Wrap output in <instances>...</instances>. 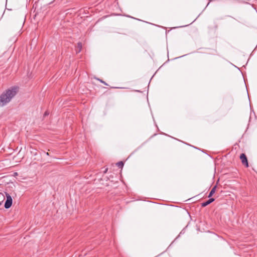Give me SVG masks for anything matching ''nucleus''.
Listing matches in <instances>:
<instances>
[{"mask_svg":"<svg viewBox=\"0 0 257 257\" xmlns=\"http://www.w3.org/2000/svg\"><path fill=\"white\" fill-rule=\"evenodd\" d=\"M2 201H0V206L2 204Z\"/></svg>","mask_w":257,"mask_h":257,"instance_id":"obj_10","label":"nucleus"},{"mask_svg":"<svg viewBox=\"0 0 257 257\" xmlns=\"http://www.w3.org/2000/svg\"><path fill=\"white\" fill-rule=\"evenodd\" d=\"M240 159L241 160V163L243 165H245L246 167H248L247 159L244 154H241L240 155Z\"/></svg>","mask_w":257,"mask_h":257,"instance_id":"obj_3","label":"nucleus"},{"mask_svg":"<svg viewBox=\"0 0 257 257\" xmlns=\"http://www.w3.org/2000/svg\"><path fill=\"white\" fill-rule=\"evenodd\" d=\"M98 80H99V81H100L101 83H103L104 84L107 85V84L106 82H105L104 81H103V80H102L100 79H98Z\"/></svg>","mask_w":257,"mask_h":257,"instance_id":"obj_8","label":"nucleus"},{"mask_svg":"<svg viewBox=\"0 0 257 257\" xmlns=\"http://www.w3.org/2000/svg\"><path fill=\"white\" fill-rule=\"evenodd\" d=\"M82 48V44L81 43H78L77 44V48L76 49L77 53H79L81 51Z\"/></svg>","mask_w":257,"mask_h":257,"instance_id":"obj_6","label":"nucleus"},{"mask_svg":"<svg viewBox=\"0 0 257 257\" xmlns=\"http://www.w3.org/2000/svg\"><path fill=\"white\" fill-rule=\"evenodd\" d=\"M216 186H214L212 188V189H211V191L210 192L209 195H208L209 198L211 197L213 195V194L215 193V192L216 191Z\"/></svg>","mask_w":257,"mask_h":257,"instance_id":"obj_5","label":"nucleus"},{"mask_svg":"<svg viewBox=\"0 0 257 257\" xmlns=\"http://www.w3.org/2000/svg\"><path fill=\"white\" fill-rule=\"evenodd\" d=\"M48 112H47V111H46V112H45L44 115H48Z\"/></svg>","mask_w":257,"mask_h":257,"instance_id":"obj_9","label":"nucleus"},{"mask_svg":"<svg viewBox=\"0 0 257 257\" xmlns=\"http://www.w3.org/2000/svg\"><path fill=\"white\" fill-rule=\"evenodd\" d=\"M116 165L119 168H122L123 166V163L122 162L120 161V162H118L116 164Z\"/></svg>","mask_w":257,"mask_h":257,"instance_id":"obj_7","label":"nucleus"},{"mask_svg":"<svg viewBox=\"0 0 257 257\" xmlns=\"http://www.w3.org/2000/svg\"><path fill=\"white\" fill-rule=\"evenodd\" d=\"M7 200L5 203V207L6 209H8L11 207L13 203V199L10 195L7 192H5Z\"/></svg>","mask_w":257,"mask_h":257,"instance_id":"obj_2","label":"nucleus"},{"mask_svg":"<svg viewBox=\"0 0 257 257\" xmlns=\"http://www.w3.org/2000/svg\"><path fill=\"white\" fill-rule=\"evenodd\" d=\"M214 201V199L213 198H211L209 200H208L207 201L202 203V207H205L207 205H208L209 204H210L211 203H212V202H213Z\"/></svg>","mask_w":257,"mask_h":257,"instance_id":"obj_4","label":"nucleus"},{"mask_svg":"<svg viewBox=\"0 0 257 257\" xmlns=\"http://www.w3.org/2000/svg\"><path fill=\"white\" fill-rule=\"evenodd\" d=\"M18 92V87H13L0 95V106H3L9 102Z\"/></svg>","mask_w":257,"mask_h":257,"instance_id":"obj_1","label":"nucleus"}]
</instances>
